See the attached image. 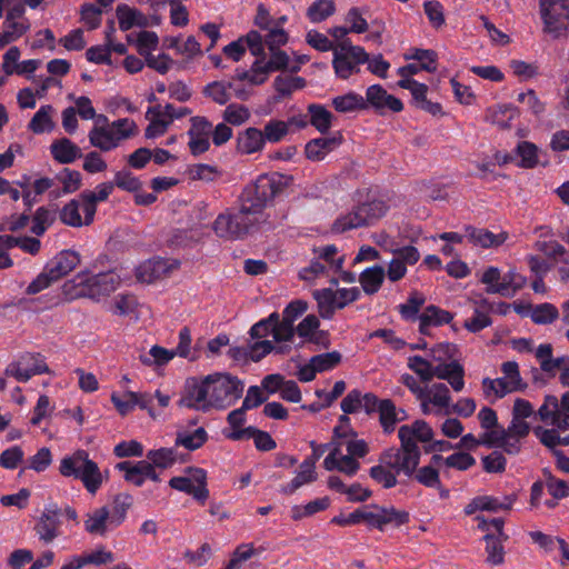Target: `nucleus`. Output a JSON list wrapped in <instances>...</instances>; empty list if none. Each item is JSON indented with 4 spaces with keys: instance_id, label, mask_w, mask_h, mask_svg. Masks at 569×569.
Here are the masks:
<instances>
[{
    "instance_id": "nucleus-2",
    "label": "nucleus",
    "mask_w": 569,
    "mask_h": 569,
    "mask_svg": "<svg viewBox=\"0 0 569 569\" xmlns=\"http://www.w3.org/2000/svg\"><path fill=\"white\" fill-rule=\"evenodd\" d=\"M341 428H335L333 448L323 460V467L328 471L338 470L349 477L355 476L360 463L357 458H362L368 452L366 441L356 439L355 435L341 433Z\"/></svg>"
},
{
    "instance_id": "nucleus-37",
    "label": "nucleus",
    "mask_w": 569,
    "mask_h": 569,
    "mask_svg": "<svg viewBox=\"0 0 569 569\" xmlns=\"http://www.w3.org/2000/svg\"><path fill=\"white\" fill-rule=\"evenodd\" d=\"M50 151L59 163H71L81 156L80 148L67 138L58 139L50 146Z\"/></svg>"
},
{
    "instance_id": "nucleus-63",
    "label": "nucleus",
    "mask_w": 569,
    "mask_h": 569,
    "mask_svg": "<svg viewBox=\"0 0 569 569\" xmlns=\"http://www.w3.org/2000/svg\"><path fill=\"white\" fill-rule=\"evenodd\" d=\"M530 317L537 325H549L558 319L559 310L552 303L545 302L533 307Z\"/></svg>"
},
{
    "instance_id": "nucleus-22",
    "label": "nucleus",
    "mask_w": 569,
    "mask_h": 569,
    "mask_svg": "<svg viewBox=\"0 0 569 569\" xmlns=\"http://www.w3.org/2000/svg\"><path fill=\"white\" fill-rule=\"evenodd\" d=\"M366 104L373 108L378 113L400 112L403 103L397 97L389 94L380 84H372L366 91Z\"/></svg>"
},
{
    "instance_id": "nucleus-30",
    "label": "nucleus",
    "mask_w": 569,
    "mask_h": 569,
    "mask_svg": "<svg viewBox=\"0 0 569 569\" xmlns=\"http://www.w3.org/2000/svg\"><path fill=\"white\" fill-rule=\"evenodd\" d=\"M398 437L400 442L408 445H417L428 442L433 437L431 427L423 420H416L412 425H405L399 428Z\"/></svg>"
},
{
    "instance_id": "nucleus-61",
    "label": "nucleus",
    "mask_w": 569,
    "mask_h": 569,
    "mask_svg": "<svg viewBox=\"0 0 569 569\" xmlns=\"http://www.w3.org/2000/svg\"><path fill=\"white\" fill-rule=\"evenodd\" d=\"M148 460H150L154 467L167 469L173 466L178 461V455L173 448H160L150 450L147 453Z\"/></svg>"
},
{
    "instance_id": "nucleus-28",
    "label": "nucleus",
    "mask_w": 569,
    "mask_h": 569,
    "mask_svg": "<svg viewBox=\"0 0 569 569\" xmlns=\"http://www.w3.org/2000/svg\"><path fill=\"white\" fill-rule=\"evenodd\" d=\"M466 238L475 246L483 249L498 248L508 239L505 231L493 233L487 229L466 227Z\"/></svg>"
},
{
    "instance_id": "nucleus-51",
    "label": "nucleus",
    "mask_w": 569,
    "mask_h": 569,
    "mask_svg": "<svg viewBox=\"0 0 569 569\" xmlns=\"http://www.w3.org/2000/svg\"><path fill=\"white\" fill-rule=\"evenodd\" d=\"M483 539L486 541L487 562L492 566H499L503 563V542L506 540L502 539V537L496 536L495 533H486Z\"/></svg>"
},
{
    "instance_id": "nucleus-39",
    "label": "nucleus",
    "mask_w": 569,
    "mask_h": 569,
    "mask_svg": "<svg viewBox=\"0 0 569 569\" xmlns=\"http://www.w3.org/2000/svg\"><path fill=\"white\" fill-rule=\"evenodd\" d=\"M317 479L316 467L312 461L306 459L300 463L295 478L288 485L283 486L281 491L286 495H292L300 487L311 483Z\"/></svg>"
},
{
    "instance_id": "nucleus-54",
    "label": "nucleus",
    "mask_w": 569,
    "mask_h": 569,
    "mask_svg": "<svg viewBox=\"0 0 569 569\" xmlns=\"http://www.w3.org/2000/svg\"><path fill=\"white\" fill-rule=\"evenodd\" d=\"M536 358L543 372L555 373L557 368L566 362V357L552 358V347L550 343H541L536 349Z\"/></svg>"
},
{
    "instance_id": "nucleus-58",
    "label": "nucleus",
    "mask_w": 569,
    "mask_h": 569,
    "mask_svg": "<svg viewBox=\"0 0 569 569\" xmlns=\"http://www.w3.org/2000/svg\"><path fill=\"white\" fill-rule=\"evenodd\" d=\"M517 499L515 493L503 496H480L478 502L481 503L482 511L498 512L501 510H510Z\"/></svg>"
},
{
    "instance_id": "nucleus-55",
    "label": "nucleus",
    "mask_w": 569,
    "mask_h": 569,
    "mask_svg": "<svg viewBox=\"0 0 569 569\" xmlns=\"http://www.w3.org/2000/svg\"><path fill=\"white\" fill-rule=\"evenodd\" d=\"M329 506L330 499L328 497L317 498L306 505L293 506L291 508V518L293 520H301L326 510Z\"/></svg>"
},
{
    "instance_id": "nucleus-24",
    "label": "nucleus",
    "mask_w": 569,
    "mask_h": 569,
    "mask_svg": "<svg viewBox=\"0 0 569 569\" xmlns=\"http://www.w3.org/2000/svg\"><path fill=\"white\" fill-rule=\"evenodd\" d=\"M80 263V256L73 250H63L53 257L47 264L46 268L58 281L62 277L71 272Z\"/></svg>"
},
{
    "instance_id": "nucleus-44",
    "label": "nucleus",
    "mask_w": 569,
    "mask_h": 569,
    "mask_svg": "<svg viewBox=\"0 0 569 569\" xmlns=\"http://www.w3.org/2000/svg\"><path fill=\"white\" fill-rule=\"evenodd\" d=\"M320 320L315 315L306 316L295 328L296 333L302 342L318 343L323 332L319 330Z\"/></svg>"
},
{
    "instance_id": "nucleus-23",
    "label": "nucleus",
    "mask_w": 569,
    "mask_h": 569,
    "mask_svg": "<svg viewBox=\"0 0 569 569\" xmlns=\"http://www.w3.org/2000/svg\"><path fill=\"white\" fill-rule=\"evenodd\" d=\"M60 511L56 506L46 507L34 530L41 541L52 542L60 533Z\"/></svg>"
},
{
    "instance_id": "nucleus-18",
    "label": "nucleus",
    "mask_w": 569,
    "mask_h": 569,
    "mask_svg": "<svg viewBox=\"0 0 569 569\" xmlns=\"http://www.w3.org/2000/svg\"><path fill=\"white\" fill-rule=\"evenodd\" d=\"M538 416L546 425L569 429V392L563 393L560 400L555 396H547L538 410Z\"/></svg>"
},
{
    "instance_id": "nucleus-4",
    "label": "nucleus",
    "mask_w": 569,
    "mask_h": 569,
    "mask_svg": "<svg viewBox=\"0 0 569 569\" xmlns=\"http://www.w3.org/2000/svg\"><path fill=\"white\" fill-rule=\"evenodd\" d=\"M407 367L422 382H429L433 378H438L448 381L456 392L465 388V369L456 360H451L448 365L435 366L429 358L415 355L407 358Z\"/></svg>"
},
{
    "instance_id": "nucleus-29",
    "label": "nucleus",
    "mask_w": 569,
    "mask_h": 569,
    "mask_svg": "<svg viewBox=\"0 0 569 569\" xmlns=\"http://www.w3.org/2000/svg\"><path fill=\"white\" fill-rule=\"evenodd\" d=\"M547 427H535L533 433L536 438L548 449L556 450L557 447L569 446V433H566L569 429H560L556 425H549Z\"/></svg>"
},
{
    "instance_id": "nucleus-5",
    "label": "nucleus",
    "mask_w": 569,
    "mask_h": 569,
    "mask_svg": "<svg viewBox=\"0 0 569 569\" xmlns=\"http://www.w3.org/2000/svg\"><path fill=\"white\" fill-rule=\"evenodd\" d=\"M389 207L385 200L379 198L367 199L359 202L351 210L341 213L332 224V231L343 233L353 229L365 228L375 224L386 216Z\"/></svg>"
},
{
    "instance_id": "nucleus-13",
    "label": "nucleus",
    "mask_w": 569,
    "mask_h": 569,
    "mask_svg": "<svg viewBox=\"0 0 569 569\" xmlns=\"http://www.w3.org/2000/svg\"><path fill=\"white\" fill-rule=\"evenodd\" d=\"M400 443L399 448H389L381 453L385 465L392 468L397 475L412 477L420 461V449L418 445Z\"/></svg>"
},
{
    "instance_id": "nucleus-42",
    "label": "nucleus",
    "mask_w": 569,
    "mask_h": 569,
    "mask_svg": "<svg viewBox=\"0 0 569 569\" xmlns=\"http://www.w3.org/2000/svg\"><path fill=\"white\" fill-rule=\"evenodd\" d=\"M82 212V199L81 196L78 199L70 200L60 211L61 221L70 227H82L88 226L92 221H87V217Z\"/></svg>"
},
{
    "instance_id": "nucleus-26",
    "label": "nucleus",
    "mask_w": 569,
    "mask_h": 569,
    "mask_svg": "<svg viewBox=\"0 0 569 569\" xmlns=\"http://www.w3.org/2000/svg\"><path fill=\"white\" fill-rule=\"evenodd\" d=\"M84 530L89 535L103 537L111 530L110 509L107 506L96 508L86 515Z\"/></svg>"
},
{
    "instance_id": "nucleus-47",
    "label": "nucleus",
    "mask_w": 569,
    "mask_h": 569,
    "mask_svg": "<svg viewBox=\"0 0 569 569\" xmlns=\"http://www.w3.org/2000/svg\"><path fill=\"white\" fill-rule=\"evenodd\" d=\"M369 475L377 483L386 489L393 488L398 483V475L392 468L385 465L382 455L379 458L378 465L370 468Z\"/></svg>"
},
{
    "instance_id": "nucleus-27",
    "label": "nucleus",
    "mask_w": 569,
    "mask_h": 569,
    "mask_svg": "<svg viewBox=\"0 0 569 569\" xmlns=\"http://www.w3.org/2000/svg\"><path fill=\"white\" fill-rule=\"evenodd\" d=\"M473 303V316L465 321L463 327L475 333L492 325L489 315L493 311V305L486 298L475 300Z\"/></svg>"
},
{
    "instance_id": "nucleus-32",
    "label": "nucleus",
    "mask_w": 569,
    "mask_h": 569,
    "mask_svg": "<svg viewBox=\"0 0 569 569\" xmlns=\"http://www.w3.org/2000/svg\"><path fill=\"white\" fill-rule=\"evenodd\" d=\"M169 270L170 266L167 260L153 258L140 263L136 268V276L139 281L150 283L167 274Z\"/></svg>"
},
{
    "instance_id": "nucleus-20",
    "label": "nucleus",
    "mask_w": 569,
    "mask_h": 569,
    "mask_svg": "<svg viewBox=\"0 0 569 569\" xmlns=\"http://www.w3.org/2000/svg\"><path fill=\"white\" fill-rule=\"evenodd\" d=\"M212 133V123L201 116L190 119V128L187 131L189 137L188 147L192 156H200L210 148V138Z\"/></svg>"
},
{
    "instance_id": "nucleus-40",
    "label": "nucleus",
    "mask_w": 569,
    "mask_h": 569,
    "mask_svg": "<svg viewBox=\"0 0 569 569\" xmlns=\"http://www.w3.org/2000/svg\"><path fill=\"white\" fill-rule=\"evenodd\" d=\"M502 377L497 378L501 380L509 393L522 391L527 388V383L521 378L519 366L516 361H506L501 365Z\"/></svg>"
},
{
    "instance_id": "nucleus-56",
    "label": "nucleus",
    "mask_w": 569,
    "mask_h": 569,
    "mask_svg": "<svg viewBox=\"0 0 569 569\" xmlns=\"http://www.w3.org/2000/svg\"><path fill=\"white\" fill-rule=\"evenodd\" d=\"M117 18L122 31H128L133 26L146 24V17L137 9H132L128 6H119L117 8Z\"/></svg>"
},
{
    "instance_id": "nucleus-38",
    "label": "nucleus",
    "mask_w": 569,
    "mask_h": 569,
    "mask_svg": "<svg viewBox=\"0 0 569 569\" xmlns=\"http://www.w3.org/2000/svg\"><path fill=\"white\" fill-rule=\"evenodd\" d=\"M386 278V272L382 266L376 264L366 268L359 276V282L365 293L371 296L377 293Z\"/></svg>"
},
{
    "instance_id": "nucleus-46",
    "label": "nucleus",
    "mask_w": 569,
    "mask_h": 569,
    "mask_svg": "<svg viewBox=\"0 0 569 569\" xmlns=\"http://www.w3.org/2000/svg\"><path fill=\"white\" fill-rule=\"evenodd\" d=\"M53 108L50 104L41 106L29 122V129L37 134L50 132L54 128L52 120Z\"/></svg>"
},
{
    "instance_id": "nucleus-17",
    "label": "nucleus",
    "mask_w": 569,
    "mask_h": 569,
    "mask_svg": "<svg viewBox=\"0 0 569 569\" xmlns=\"http://www.w3.org/2000/svg\"><path fill=\"white\" fill-rule=\"evenodd\" d=\"M206 479L203 469H188L184 476L171 478L169 486L174 490L191 495L196 500L203 503L209 497Z\"/></svg>"
},
{
    "instance_id": "nucleus-45",
    "label": "nucleus",
    "mask_w": 569,
    "mask_h": 569,
    "mask_svg": "<svg viewBox=\"0 0 569 569\" xmlns=\"http://www.w3.org/2000/svg\"><path fill=\"white\" fill-rule=\"evenodd\" d=\"M30 28L28 20L4 19L2 30L0 31V47L9 44L20 39Z\"/></svg>"
},
{
    "instance_id": "nucleus-10",
    "label": "nucleus",
    "mask_w": 569,
    "mask_h": 569,
    "mask_svg": "<svg viewBox=\"0 0 569 569\" xmlns=\"http://www.w3.org/2000/svg\"><path fill=\"white\" fill-rule=\"evenodd\" d=\"M368 61V53L360 46H353L350 40L339 42L333 48L332 66L337 77L348 79L359 72V66Z\"/></svg>"
},
{
    "instance_id": "nucleus-1",
    "label": "nucleus",
    "mask_w": 569,
    "mask_h": 569,
    "mask_svg": "<svg viewBox=\"0 0 569 569\" xmlns=\"http://www.w3.org/2000/svg\"><path fill=\"white\" fill-rule=\"evenodd\" d=\"M243 388V382L229 373L217 372L202 379L190 378L186 381L179 406L203 412L211 409L223 410L241 397Z\"/></svg>"
},
{
    "instance_id": "nucleus-57",
    "label": "nucleus",
    "mask_w": 569,
    "mask_h": 569,
    "mask_svg": "<svg viewBox=\"0 0 569 569\" xmlns=\"http://www.w3.org/2000/svg\"><path fill=\"white\" fill-rule=\"evenodd\" d=\"M150 113H152L153 117L146 129V137L153 139L162 136L171 123L166 119L167 117L160 106L149 108L147 116Z\"/></svg>"
},
{
    "instance_id": "nucleus-31",
    "label": "nucleus",
    "mask_w": 569,
    "mask_h": 569,
    "mask_svg": "<svg viewBox=\"0 0 569 569\" xmlns=\"http://www.w3.org/2000/svg\"><path fill=\"white\" fill-rule=\"evenodd\" d=\"M378 412L380 425L386 433L393 432L397 423L407 419V412L397 408L390 399L380 401Z\"/></svg>"
},
{
    "instance_id": "nucleus-48",
    "label": "nucleus",
    "mask_w": 569,
    "mask_h": 569,
    "mask_svg": "<svg viewBox=\"0 0 569 569\" xmlns=\"http://www.w3.org/2000/svg\"><path fill=\"white\" fill-rule=\"evenodd\" d=\"M272 351L276 353H286L290 351V348L288 346L276 347L271 340H257L248 346L246 355L252 361H259Z\"/></svg>"
},
{
    "instance_id": "nucleus-43",
    "label": "nucleus",
    "mask_w": 569,
    "mask_h": 569,
    "mask_svg": "<svg viewBox=\"0 0 569 569\" xmlns=\"http://www.w3.org/2000/svg\"><path fill=\"white\" fill-rule=\"evenodd\" d=\"M313 253L331 272L341 271L345 263V256L339 254L338 248L335 244L315 248Z\"/></svg>"
},
{
    "instance_id": "nucleus-52",
    "label": "nucleus",
    "mask_w": 569,
    "mask_h": 569,
    "mask_svg": "<svg viewBox=\"0 0 569 569\" xmlns=\"http://www.w3.org/2000/svg\"><path fill=\"white\" fill-rule=\"evenodd\" d=\"M332 106L338 112L342 113L367 108L365 98L352 91L335 97L332 99Z\"/></svg>"
},
{
    "instance_id": "nucleus-50",
    "label": "nucleus",
    "mask_w": 569,
    "mask_h": 569,
    "mask_svg": "<svg viewBox=\"0 0 569 569\" xmlns=\"http://www.w3.org/2000/svg\"><path fill=\"white\" fill-rule=\"evenodd\" d=\"M309 121L319 132L326 133L332 126L333 114L321 104H310L308 107Z\"/></svg>"
},
{
    "instance_id": "nucleus-19",
    "label": "nucleus",
    "mask_w": 569,
    "mask_h": 569,
    "mask_svg": "<svg viewBox=\"0 0 569 569\" xmlns=\"http://www.w3.org/2000/svg\"><path fill=\"white\" fill-rule=\"evenodd\" d=\"M111 401L121 416H126L134 408L146 410L152 419L161 416V411L152 406V396L149 392L126 391L123 395H111Z\"/></svg>"
},
{
    "instance_id": "nucleus-49",
    "label": "nucleus",
    "mask_w": 569,
    "mask_h": 569,
    "mask_svg": "<svg viewBox=\"0 0 569 569\" xmlns=\"http://www.w3.org/2000/svg\"><path fill=\"white\" fill-rule=\"evenodd\" d=\"M207 431L202 427L192 431L180 430L177 433L176 446H181L192 451L200 448L207 441Z\"/></svg>"
},
{
    "instance_id": "nucleus-59",
    "label": "nucleus",
    "mask_w": 569,
    "mask_h": 569,
    "mask_svg": "<svg viewBox=\"0 0 569 569\" xmlns=\"http://www.w3.org/2000/svg\"><path fill=\"white\" fill-rule=\"evenodd\" d=\"M336 12V3L333 0H316L307 9V18L318 23L325 21Z\"/></svg>"
},
{
    "instance_id": "nucleus-35",
    "label": "nucleus",
    "mask_w": 569,
    "mask_h": 569,
    "mask_svg": "<svg viewBox=\"0 0 569 569\" xmlns=\"http://www.w3.org/2000/svg\"><path fill=\"white\" fill-rule=\"evenodd\" d=\"M452 315L436 306H428L419 315V330L423 335H428L431 327H438L449 323L452 320Z\"/></svg>"
},
{
    "instance_id": "nucleus-53",
    "label": "nucleus",
    "mask_w": 569,
    "mask_h": 569,
    "mask_svg": "<svg viewBox=\"0 0 569 569\" xmlns=\"http://www.w3.org/2000/svg\"><path fill=\"white\" fill-rule=\"evenodd\" d=\"M131 505L132 497L129 493H119L113 498L110 509L111 528L119 527L126 520Z\"/></svg>"
},
{
    "instance_id": "nucleus-60",
    "label": "nucleus",
    "mask_w": 569,
    "mask_h": 569,
    "mask_svg": "<svg viewBox=\"0 0 569 569\" xmlns=\"http://www.w3.org/2000/svg\"><path fill=\"white\" fill-rule=\"evenodd\" d=\"M502 278L503 286L495 290L500 291V296L506 298L513 297L526 284V278L519 274L516 269H510L502 274Z\"/></svg>"
},
{
    "instance_id": "nucleus-25",
    "label": "nucleus",
    "mask_w": 569,
    "mask_h": 569,
    "mask_svg": "<svg viewBox=\"0 0 569 569\" xmlns=\"http://www.w3.org/2000/svg\"><path fill=\"white\" fill-rule=\"evenodd\" d=\"M113 188V182H102L96 187L94 191H83L81 193L82 213L87 217V221H93L97 202L106 201L112 193Z\"/></svg>"
},
{
    "instance_id": "nucleus-41",
    "label": "nucleus",
    "mask_w": 569,
    "mask_h": 569,
    "mask_svg": "<svg viewBox=\"0 0 569 569\" xmlns=\"http://www.w3.org/2000/svg\"><path fill=\"white\" fill-rule=\"evenodd\" d=\"M229 439L240 440L244 437H253L257 449L270 451L276 448V442L268 432L260 431L256 428L248 427L244 430L231 431L227 435Z\"/></svg>"
},
{
    "instance_id": "nucleus-7",
    "label": "nucleus",
    "mask_w": 569,
    "mask_h": 569,
    "mask_svg": "<svg viewBox=\"0 0 569 569\" xmlns=\"http://www.w3.org/2000/svg\"><path fill=\"white\" fill-rule=\"evenodd\" d=\"M277 191L278 188L272 178L259 177L254 183L247 186L242 191L240 209L248 218L260 213L274 198Z\"/></svg>"
},
{
    "instance_id": "nucleus-34",
    "label": "nucleus",
    "mask_w": 569,
    "mask_h": 569,
    "mask_svg": "<svg viewBox=\"0 0 569 569\" xmlns=\"http://www.w3.org/2000/svg\"><path fill=\"white\" fill-rule=\"evenodd\" d=\"M341 143L340 136L317 138L306 144L305 152L309 160L320 161Z\"/></svg>"
},
{
    "instance_id": "nucleus-8",
    "label": "nucleus",
    "mask_w": 569,
    "mask_h": 569,
    "mask_svg": "<svg viewBox=\"0 0 569 569\" xmlns=\"http://www.w3.org/2000/svg\"><path fill=\"white\" fill-rule=\"evenodd\" d=\"M313 298L318 303V311L321 318L331 319L338 309L357 301L360 296L358 287L351 288H323L313 291Z\"/></svg>"
},
{
    "instance_id": "nucleus-14",
    "label": "nucleus",
    "mask_w": 569,
    "mask_h": 569,
    "mask_svg": "<svg viewBox=\"0 0 569 569\" xmlns=\"http://www.w3.org/2000/svg\"><path fill=\"white\" fill-rule=\"evenodd\" d=\"M417 401H419L423 415H450V390L447 385L442 382L426 385L422 395Z\"/></svg>"
},
{
    "instance_id": "nucleus-9",
    "label": "nucleus",
    "mask_w": 569,
    "mask_h": 569,
    "mask_svg": "<svg viewBox=\"0 0 569 569\" xmlns=\"http://www.w3.org/2000/svg\"><path fill=\"white\" fill-rule=\"evenodd\" d=\"M543 32L551 38L563 37L569 27V0H540Z\"/></svg>"
},
{
    "instance_id": "nucleus-12",
    "label": "nucleus",
    "mask_w": 569,
    "mask_h": 569,
    "mask_svg": "<svg viewBox=\"0 0 569 569\" xmlns=\"http://www.w3.org/2000/svg\"><path fill=\"white\" fill-rule=\"evenodd\" d=\"M290 58L281 49H273L270 51V58L267 60L263 54L261 58H257L252 63L249 71H243L238 74L240 80H247L251 84H262L270 72L286 69L289 66Z\"/></svg>"
},
{
    "instance_id": "nucleus-64",
    "label": "nucleus",
    "mask_w": 569,
    "mask_h": 569,
    "mask_svg": "<svg viewBox=\"0 0 569 569\" xmlns=\"http://www.w3.org/2000/svg\"><path fill=\"white\" fill-rule=\"evenodd\" d=\"M77 556L82 568L88 565L102 566L114 560L113 553L104 547H99L90 552Z\"/></svg>"
},
{
    "instance_id": "nucleus-16",
    "label": "nucleus",
    "mask_w": 569,
    "mask_h": 569,
    "mask_svg": "<svg viewBox=\"0 0 569 569\" xmlns=\"http://www.w3.org/2000/svg\"><path fill=\"white\" fill-rule=\"evenodd\" d=\"M254 221V219L248 218L241 209L234 213L226 211L216 218L212 229L219 238L237 240L248 232Z\"/></svg>"
},
{
    "instance_id": "nucleus-3",
    "label": "nucleus",
    "mask_w": 569,
    "mask_h": 569,
    "mask_svg": "<svg viewBox=\"0 0 569 569\" xmlns=\"http://www.w3.org/2000/svg\"><path fill=\"white\" fill-rule=\"evenodd\" d=\"M59 472L67 478L81 480L86 490L96 495L106 480L97 462L90 459L88 451L76 450L60 460Z\"/></svg>"
},
{
    "instance_id": "nucleus-36",
    "label": "nucleus",
    "mask_w": 569,
    "mask_h": 569,
    "mask_svg": "<svg viewBox=\"0 0 569 569\" xmlns=\"http://www.w3.org/2000/svg\"><path fill=\"white\" fill-rule=\"evenodd\" d=\"M231 89H233L236 97L246 99L244 92L233 87L230 81H213L208 83L203 93L212 99L218 104H226L231 99Z\"/></svg>"
},
{
    "instance_id": "nucleus-15",
    "label": "nucleus",
    "mask_w": 569,
    "mask_h": 569,
    "mask_svg": "<svg viewBox=\"0 0 569 569\" xmlns=\"http://www.w3.org/2000/svg\"><path fill=\"white\" fill-rule=\"evenodd\" d=\"M6 376L13 377L19 382H27L33 376L50 373L46 359L40 353L26 352L10 362L6 370Z\"/></svg>"
},
{
    "instance_id": "nucleus-6",
    "label": "nucleus",
    "mask_w": 569,
    "mask_h": 569,
    "mask_svg": "<svg viewBox=\"0 0 569 569\" xmlns=\"http://www.w3.org/2000/svg\"><path fill=\"white\" fill-rule=\"evenodd\" d=\"M103 120V124H96L89 131L88 138L92 147L108 152L120 143L134 134L137 126L133 120L128 118L118 119L112 122H108L106 117H100Z\"/></svg>"
},
{
    "instance_id": "nucleus-21",
    "label": "nucleus",
    "mask_w": 569,
    "mask_h": 569,
    "mask_svg": "<svg viewBox=\"0 0 569 569\" xmlns=\"http://www.w3.org/2000/svg\"><path fill=\"white\" fill-rule=\"evenodd\" d=\"M362 521L380 530H382L389 523H393L396 526L403 525L409 519L408 512L397 510L393 507L381 508L375 506L372 510L362 508Z\"/></svg>"
},
{
    "instance_id": "nucleus-11",
    "label": "nucleus",
    "mask_w": 569,
    "mask_h": 569,
    "mask_svg": "<svg viewBox=\"0 0 569 569\" xmlns=\"http://www.w3.org/2000/svg\"><path fill=\"white\" fill-rule=\"evenodd\" d=\"M74 282L79 287L78 296L99 299L114 291L119 287L121 279L113 271L98 274L80 272L76 276Z\"/></svg>"
},
{
    "instance_id": "nucleus-33",
    "label": "nucleus",
    "mask_w": 569,
    "mask_h": 569,
    "mask_svg": "<svg viewBox=\"0 0 569 569\" xmlns=\"http://www.w3.org/2000/svg\"><path fill=\"white\" fill-rule=\"evenodd\" d=\"M266 146L262 130L258 128H247L237 137V147L239 152L243 154H252L260 152Z\"/></svg>"
},
{
    "instance_id": "nucleus-62",
    "label": "nucleus",
    "mask_w": 569,
    "mask_h": 569,
    "mask_svg": "<svg viewBox=\"0 0 569 569\" xmlns=\"http://www.w3.org/2000/svg\"><path fill=\"white\" fill-rule=\"evenodd\" d=\"M306 80L295 76H278L273 81L274 90L282 97L291 94L293 91L302 89Z\"/></svg>"
}]
</instances>
